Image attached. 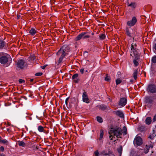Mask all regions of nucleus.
<instances>
[{
  "instance_id": "f257e3e1",
  "label": "nucleus",
  "mask_w": 156,
  "mask_h": 156,
  "mask_svg": "<svg viewBox=\"0 0 156 156\" xmlns=\"http://www.w3.org/2000/svg\"><path fill=\"white\" fill-rule=\"evenodd\" d=\"M69 49V47L67 45H64L57 52L58 55H61L58 60V63H61L65 56L66 55L67 52H68Z\"/></svg>"
},
{
  "instance_id": "f03ea898",
  "label": "nucleus",
  "mask_w": 156,
  "mask_h": 156,
  "mask_svg": "<svg viewBox=\"0 0 156 156\" xmlns=\"http://www.w3.org/2000/svg\"><path fill=\"white\" fill-rule=\"evenodd\" d=\"M11 58L9 55L5 53H0V63L2 64H6L7 66L11 62Z\"/></svg>"
},
{
  "instance_id": "7ed1b4c3",
  "label": "nucleus",
  "mask_w": 156,
  "mask_h": 156,
  "mask_svg": "<svg viewBox=\"0 0 156 156\" xmlns=\"http://www.w3.org/2000/svg\"><path fill=\"white\" fill-rule=\"evenodd\" d=\"M122 130L121 128H112L109 131V137L111 140H112V138L115 136L118 137L122 134Z\"/></svg>"
},
{
  "instance_id": "20e7f679",
  "label": "nucleus",
  "mask_w": 156,
  "mask_h": 156,
  "mask_svg": "<svg viewBox=\"0 0 156 156\" xmlns=\"http://www.w3.org/2000/svg\"><path fill=\"white\" fill-rule=\"evenodd\" d=\"M154 97L147 96L144 98V103L145 105L148 108H151L154 102Z\"/></svg>"
},
{
  "instance_id": "39448f33",
  "label": "nucleus",
  "mask_w": 156,
  "mask_h": 156,
  "mask_svg": "<svg viewBox=\"0 0 156 156\" xmlns=\"http://www.w3.org/2000/svg\"><path fill=\"white\" fill-rule=\"evenodd\" d=\"M142 140L141 137L139 136H136L133 141L135 146H140L142 144Z\"/></svg>"
},
{
  "instance_id": "423d86ee",
  "label": "nucleus",
  "mask_w": 156,
  "mask_h": 156,
  "mask_svg": "<svg viewBox=\"0 0 156 156\" xmlns=\"http://www.w3.org/2000/svg\"><path fill=\"white\" fill-rule=\"evenodd\" d=\"M137 21V20L136 17L133 16L131 20L127 22V25L130 27H132L135 24Z\"/></svg>"
},
{
  "instance_id": "0eeeda50",
  "label": "nucleus",
  "mask_w": 156,
  "mask_h": 156,
  "mask_svg": "<svg viewBox=\"0 0 156 156\" xmlns=\"http://www.w3.org/2000/svg\"><path fill=\"white\" fill-rule=\"evenodd\" d=\"M147 91L150 93H155L156 92V86L153 84L149 85L148 87Z\"/></svg>"
},
{
  "instance_id": "6e6552de",
  "label": "nucleus",
  "mask_w": 156,
  "mask_h": 156,
  "mask_svg": "<svg viewBox=\"0 0 156 156\" xmlns=\"http://www.w3.org/2000/svg\"><path fill=\"white\" fill-rule=\"evenodd\" d=\"M25 63V62L24 60L22 59H19L18 60L17 64V66L20 69H22L24 66Z\"/></svg>"
},
{
  "instance_id": "1a4fd4ad",
  "label": "nucleus",
  "mask_w": 156,
  "mask_h": 156,
  "mask_svg": "<svg viewBox=\"0 0 156 156\" xmlns=\"http://www.w3.org/2000/svg\"><path fill=\"white\" fill-rule=\"evenodd\" d=\"M127 99L126 98H120L119 103V105L121 107H123L125 106L127 103Z\"/></svg>"
},
{
  "instance_id": "9d476101",
  "label": "nucleus",
  "mask_w": 156,
  "mask_h": 156,
  "mask_svg": "<svg viewBox=\"0 0 156 156\" xmlns=\"http://www.w3.org/2000/svg\"><path fill=\"white\" fill-rule=\"evenodd\" d=\"M132 29L130 27H126V34L130 38L133 37V34L132 33Z\"/></svg>"
},
{
  "instance_id": "9b49d317",
  "label": "nucleus",
  "mask_w": 156,
  "mask_h": 156,
  "mask_svg": "<svg viewBox=\"0 0 156 156\" xmlns=\"http://www.w3.org/2000/svg\"><path fill=\"white\" fill-rule=\"evenodd\" d=\"M82 99L83 102L87 103H89V100L86 92L84 91L83 93Z\"/></svg>"
},
{
  "instance_id": "f8f14e48",
  "label": "nucleus",
  "mask_w": 156,
  "mask_h": 156,
  "mask_svg": "<svg viewBox=\"0 0 156 156\" xmlns=\"http://www.w3.org/2000/svg\"><path fill=\"white\" fill-rule=\"evenodd\" d=\"M87 33L86 32H83L81 33L80 34L78 35L76 37L75 39V40L76 41L80 40L82 38H83V36Z\"/></svg>"
},
{
  "instance_id": "ddd939ff",
  "label": "nucleus",
  "mask_w": 156,
  "mask_h": 156,
  "mask_svg": "<svg viewBox=\"0 0 156 156\" xmlns=\"http://www.w3.org/2000/svg\"><path fill=\"white\" fill-rule=\"evenodd\" d=\"M153 143H152L151 142L149 145H146L144 149V153L145 154L147 153L148 152L149 149L150 147L151 148L153 147Z\"/></svg>"
},
{
  "instance_id": "4468645a",
  "label": "nucleus",
  "mask_w": 156,
  "mask_h": 156,
  "mask_svg": "<svg viewBox=\"0 0 156 156\" xmlns=\"http://www.w3.org/2000/svg\"><path fill=\"white\" fill-rule=\"evenodd\" d=\"M133 43L132 44L131 47V51L130 52L131 53L130 55L131 56L132 55V54H133L134 56H136L137 55V52L136 50H135L133 46Z\"/></svg>"
},
{
  "instance_id": "2eb2a0df",
  "label": "nucleus",
  "mask_w": 156,
  "mask_h": 156,
  "mask_svg": "<svg viewBox=\"0 0 156 156\" xmlns=\"http://www.w3.org/2000/svg\"><path fill=\"white\" fill-rule=\"evenodd\" d=\"M37 31L33 28H32L30 30L29 33L32 36H34L37 33Z\"/></svg>"
},
{
  "instance_id": "dca6fc26",
  "label": "nucleus",
  "mask_w": 156,
  "mask_h": 156,
  "mask_svg": "<svg viewBox=\"0 0 156 156\" xmlns=\"http://www.w3.org/2000/svg\"><path fill=\"white\" fill-rule=\"evenodd\" d=\"M128 4V6L131 7L133 8H135L136 6V3L134 2H132L131 3L129 4V2H127Z\"/></svg>"
},
{
  "instance_id": "f3484780",
  "label": "nucleus",
  "mask_w": 156,
  "mask_h": 156,
  "mask_svg": "<svg viewBox=\"0 0 156 156\" xmlns=\"http://www.w3.org/2000/svg\"><path fill=\"white\" fill-rule=\"evenodd\" d=\"M115 113L116 115L120 117H123L124 116L122 112L120 111H115Z\"/></svg>"
},
{
  "instance_id": "a211bd4d",
  "label": "nucleus",
  "mask_w": 156,
  "mask_h": 156,
  "mask_svg": "<svg viewBox=\"0 0 156 156\" xmlns=\"http://www.w3.org/2000/svg\"><path fill=\"white\" fill-rule=\"evenodd\" d=\"M78 76V74L77 73H76L73 75L72 77V79L74 80V81L76 83H77L78 82V81L77 80V78Z\"/></svg>"
},
{
  "instance_id": "6ab92c4d",
  "label": "nucleus",
  "mask_w": 156,
  "mask_h": 156,
  "mask_svg": "<svg viewBox=\"0 0 156 156\" xmlns=\"http://www.w3.org/2000/svg\"><path fill=\"white\" fill-rule=\"evenodd\" d=\"M146 123L147 125L151 124V119L150 117H147L145 120Z\"/></svg>"
},
{
  "instance_id": "aec40b11",
  "label": "nucleus",
  "mask_w": 156,
  "mask_h": 156,
  "mask_svg": "<svg viewBox=\"0 0 156 156\" xmlns=\"http://www.w3.org/2000/svg\"><path fill=\"white\" fill-rule=\"evenodd\" d=\"M99 39L101 40H103L106 37L105 35V34H102L99 35Z\"/></svg>"
},
{
  "instance_id": "412c9836",
  "label": "nucleus",
  "mask_w": 156,
  "mask_h": 156,
  "mask_svg": "<svg viewBox=\"0 0 156 156\" xmlns=\"http://www.w3.org/2000/svg\"><path fill=\"white\" fill-rule=\"evenodd\" d=\"M104 135V131L103 130L101 129L100 131V135L99 140H101L103 138Z\"/></svg>"
},
{
  "instance_id": "4be33fe9",
  "label": "nucleus",
  "mask_w": 156,
  "mask_h": 156,
  "mask_svg": "<svg viewBox=\"0 0 156 156\" xmlns=\"http://www.w3.org/2000/svg\"><path fill=\"white\" fill-rule=\"evenodd\" d=\"M37 129L38 131L40 132H43L44 130V128L43 127L41 126H39L38 127Z\"/></svg>"
},
{
  "instance_id": "5701e85b",
  "label": "nucleus",
  "mask_w": 156,
  "mask_h": 156,
  "mask_svg": "<svg viewBox=\"0 0 156 156\" xmlns=\"http://www.w3.org/2000/svg\"><path fill=\"white\" fill-rule=\"evenodd\" d=\"M18 144L20 146H22L23 147H24L25 146V143L23 141H19L18 142Z\"/></svg>"
},
{
  "instance_id": "b1692460",
  "label": "nucleus",
  "mask_w": 156,
  "mask_h": 156,
  "mask_svg": "<svg viewBox=\"0 0 156 156\" xmlns=\"http://www.w3.org/2000/svg\"><path fill=\"white\" fill-rule=\"evenodd\" d=\"M123 135H125L127 134V129L126 127L124 126L123 128Z\"/></svg>"
},
{
  "instance_id": "393cba45",
  "label": "nucleus",
  "mask_w": 156,
  "mask_h": 156,
  "mask_svg": "<svg viewBox=\"0 0 156 156\" xmlns=\"http://www.w3.org/2000/svg\"><path fill=\"white\" fill-rule=\"evenodd\" d=\"M122 147L120 146L119 148L117 149V151L119 153V154L120 156H121L122 153Z\"/></svg>"
},
{
  "instance_id": "a878e982",
  "label": "nucleus",
  "mask_w": 156,
  "mask_h": 156,
  "mask_svg": "<svg viewBox=\"0 0 156 156\" xmlns=\"http://www.w3.org/2000/svg\"><path fill=\"white\" fill-rule=\"evenodd\" d=\"M5 45V42L2 40H0V48H3Z\"/></svg>"
},
{
  "instance_id": "bb28decb",
  "label": "nucleus",
  "mask_w": 156,
  "mask_h": 156,
  "mask_svg": "<svg viewBox=\"0 0 156 156\" xmlns=\"http://www.w3.org/2000/svg\"><path fill=\"white\" fill-rule=\"evenodd\" d=\"M97 121L100 123H101L103 122L102 118L100 117L97 116Z\"/></svg>"
},
{
  "instance_id": "cd10ccee",
  "label": "nucleus",
  "mask_w": 156,
  "mask_h": 156,
  "mask_svg": "<svg viewBox=\"0 0 156 156\" xmlns=\"http://www.w3.org/2000/svg\"><path fill=\"white\" fill-rule=\"evenodd\" d=\"M0 143L5 144H8V141L5 139H2Z\"/></svg>"
},
{
  "instance_id": "c85d7f7f",
  "label": "nucleus",
  "mask_w": 156,
  "mask_h": 156,
  "mask_svg": "<svg viewBox=\"0 0 156 156\" xmlns=\"http://www.w3.org/2000/svg\"><path fill=\"white\" fill-rule=\"evenodd\" d=\"M137 71H135L133 73V76L134 79L136 80L137 78Z\"/></svg>"
},
{
  "instance_id": "c756f323",
  "label": "nucleus",
  "mask_w": 156,
  "mask_h": 156,
  "mask_svg": "<svg viewBox=\"0 0 156 156\" xmlns=\"http://www.w3.org/2000/svg\"><path fill=\"white\" fill-rule=\"evenodd\" d=\"M101 154L103 155H108V154L105 151H103L100 154V155Z\"/></svg>"
},
{
  "instance_id": "7c9ffc66",
  "label": "nucleus",
  "mask_w": 156,
  "mask_h": 156,
  "mask_svg": "<svg viewBox=\"0 0 156 156\" xmlns=\"http://www.w3.org/2000/svg\"><path fill=\"white\" fill-rule=\"evenodd\" d=\"M39 147L37 145H34L33 146L32 148L34 150H36L39 148Z\"/></svg>"
},
{
  "instance_id": "2f4dec72",
  "label": "nucleus",
  "mask_w": 156,
  "mask_h": 156,
  "mask_svg": "<svg viewBox=\"0 0 156 156\" xmlns=\"http://www.w3.org/2000/svg\"><path fill=\"white\" fill-rule=\"evenodd\" d=\"M105 80L106 81H108L110 80V77L108 75H106V76L105 78Z\"/></svg>"
},
{
  "instance_id": "473e14b6",
  "label": "nucleus",
  "mask_w": 156,
  "mask_h": 156,
  "mask_svg": "<svg viewBox=\"0 0 156 156\" xmlns=\"http://www.w3.org/2000/svg\"><path fill=\"white\" fill-rule=\"evenodd\" d=\"M122 81L119 78L117 79L116 81V83L118 85L121 83Z\"/></svg>"
},
{
  "instance_id": "72a5a7b5",
  "label": "nucleus",
  "mask_w": 156,
  "mask_h": 156,
  "mask_svg": "<svg viewBox=\"0 0 156 156\" xmlns=\"http://www.w3.org/2000/svg\"><path fill=\"white\" fill-rule=\"evenodd\" d=\"M152 61L154 63H156V56L153 57L152 59Z\"/></svg>"
},
{
  "instance_id": "f704fd0d",
  "label": "nucleus",
  "mask_w": 156,
  "mask_h": 156,
  "mask_svg": "<svg viewBox=\"0 0 156 156\" xmlns=\"http://www.w3.org/2000/svg\"><path fill=\"white\" fill-rule=\"evenodd\" d=\"M94 154L95 156H98L99 155H100L99 151L98 150H97L94 152Z\"/></svg>"
},
{
  "instance_id": "c9c22d12",
  "label": "nucleus",
  "mask_w": 156,
  "mask_h": 156,
  "mask_svg": "<svg viewBox=\"0 0 156 156\" xmlns=\"http://www.w3.org/2000/svg\"><path fill=\"white\" fill-rule=\"evenodd\" d=\"M133 63H134V65L136 66H137L139 64V63H138V62L137 61H136V60H133Z\"/></svg>"
},
{
  "instance_id": "e433bc0d",
  "label": "nucleus",
  "mask_w": 156,
  "mask_h": 156,
  "mask_svg": "<svg viewBox=\"0 0 156 156\" xmlns=\"http://www.w3.org/2000/svg\"><path fill=\"white\" fill-rule=\"evenodd\" d=\"M43 73H37L35 74V75L37 76H40L42 75Z\"/></svg>"
},
{
  "instance_id": "4c0bfd02",
  "label": "nucleus",
  "mask_w": 156,
  "mask_h": 156,
  "mask_svg": "<svg viewBox=\"0 0 156 156\" xmlns=\"http://www.w3.org/2000/svg\"><path fill=\"white\" fill-rule=\"evenodd\" d=\"M90 37V36L89 35H86L85 34L83 36V39H85L87 38H88Z\"/></svg>"
},
{
  "instance_id": "58836bf2",
  "label": "nucleus",
  "mask_w": 156,
  "mask_h": 156,
  "mask_svg": "<svg viewBox=\"0 0 156 156\" xmlns=\"http://www.w3.org/2000/svg\"><path fill=\"white\" fill-rule=\"evenodd\" d=\"M19 81L20 83H24L25 82L24 80L22 79H19Z\"/></svg>"
},
{
  "instance_id": "ea45409f",
  "label": "nucleus",
  "mask_w": 156,
  "mask_h": 156,
  "mask_svg": "<svg viewBox=\"0 0 156 156\" xmlns=\"http://www.w3.org/2000/svg\"><path fill=\"white\" fill-rule=\"evenodd\" d=\"M69 99V98H66V99L65 100V103L66 105H68V101Z\"/></svg>"
},
{
  "instance_id": "a19ab883",
  "label": "nucleus",
  "mask_w": 156,
  "mask_h": 156,
  "mask_svg": "<svg viewBox=\"0 0 156 156\" xmlns=\"http://www.w3.org/2000/svg\"><path fill=\"white\" fill-rule=\"evenodd\" d=\"M0 150L2 151H4V147L3 146H1L0 147Z\"/></svg>"
},
{
  "instance_id": "79ce46f5",
  "label": "nucleus",
  "mask_w": 156,
  "mask_h": 156,
  "mask_svg": "<svg viewBox=\"0 0 156 156\" xmlns=\"http://www.w3.org/2000/svg\"><path fill=\"white\" fill-rule=\"evenodd\" d=\"M153 122H154V121H156V114L154 116L153 119Z\"/></svg>"
},
{
  "instance_id": "37998d69",
  "label": "nucleus",
  "mask_w": 156,
  "mask_h": 156,
  "mask_svg": "<svg viewBox=\"0 0 156 156\" xmlns=\"http://www.w3.org/2000/svg\"><path fill=\"white\" fill-rule=\"evenodd\" d=\"M84 69H80V72L82 73L83 74V73Z\"/></svg>"
},
{
  "instance_id": "c03bdc74",
  "label": "nucleus",
  "mask_w": 156,
  "mask_h": 156,
  "mask_svg": "<svg viewBox=\"0 0 156 156\" xmlns=\"http://www.w3.org/2000/svg\"><path fill=\"white\" fill-rule=\"evenodd\" d=\"M154 48L156 51V43L154 44Z\"/></svg>"
},
{
  "instance_id": "a18cd8bd",
  "label": "nucleus",
  "mask_w": 156,
  "mask_h": 156,
  "mask_svg": "<svg viewBox=\"0 0 156 156\" xmlns=\"http://www.w3.org/2000/svg\"><path fill=\"white\" fill-rule=\"evenodd\" d=\"M0 156H5V155L3 154H0Z\"/></svg>"
},
{
  "instance_id": "49530a36",
  "label": "nucleus",
  "mask_w": 156,
  "mask_h": 156,
  "mask_svg": "<svg viewBox=\"0 0 156 156\" xmlns=\"http://www.w3.org/2000/svg\"><path fill=\"white\" fill-rule=\"evenodd\" d=\"M33 80H34V79H30V81H31V82H32V81H33Z\"/></svg>"
},
{
  "instance_id": "de8ad7c7",
  "label": "nucleus",
  "mask_w": 156,
  "mask_h": 156,
  "mask_svg": "<svg viewBox=\"0 0 156 156\" xmlns=\"http://www.w3.org/2000/svg\"><path fill=\"white\" fill-rule=\"evenodd\" d=\"M2 139V137H0V143L1 142Z\"/></svg>"
},
{
  "instance_id": "09e8293b",
  "label": "nucleus",
  "mask_w": 156,
  "mask_h": 156,
  "mask_svg": "<svg viewBox=\"0 0 156 156\" xmlns=\"http://www.w3.org/2000/svg\"><path fill=\"white\" fill-rule=\"evenodd\" d=\"M91 34H92V35H94V33H93L92 32V33H91Z\"/></svg>"
},
{
  "instance_id": "8fccbe9b",
  "label": "nucleus",
  "mask_w": 156,
  "mask_h": 156,
  "mask_svg": "<svg viewBox=\"0 0 156 156\" xmlns=\"http://www.w3.org/2000/svg\"><path fill=\"white\" fill-rule=\"evenodd\" d=\"M45 68V66H43V68H42V69H44Z\"/></svg>"
},
{
  "instance_id": "3c124183",
  "label": "nucleus",
  "mask_w": 156,
  "mask_h": 156,
  "mask_svg": "<svg viewBox=\"0 0 156 156\" xmlns=\"http://www.w3.org/2000/svg\"><path fill=\"white\" fill-rule=\"evenodd\" d=\"M120 73L118 72L117 74H119Z\"/></svg>"
},
{
  "instance_id": "603ef678",
  "label": "nucleus",
  "mask_w": 156,
  "mask_h": 156,
  "mask_svg": "<svg viewBox=\"0 0 156 156\" xmlns=\"http://www.w3.org/2000/svg\"><path fill=\"white\" fill-rule=\"evenodd\" d=\"M155 127L156 128V125L155 126Z\"/></svg>"
}]
</instances>
